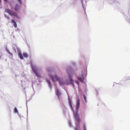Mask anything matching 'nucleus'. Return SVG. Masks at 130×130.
Segmentation results:
<instances>
[{
    "label": "nucleus",
    "mask_w": 130,
    "mask_h": 130,
    "mask_svg": "<svg viewBox=\"0 0 130 130\" xmlns=\"http://www.w3.org/2000/svg\"><path fill=\"white\" fill-rule=\"evenodd\" d=\"M56 93L57 95L58 96H59L60 94V92L59 91H58V89H57L56 90Z\"/></svg>",
    "instance_id": "1a4fd4ad"
},
{
    "label": "nucleus",
    "mask_w": 130,
    "mask_h": 130,
    "mask_svg": "<svg viewBox=\"0 0 130 130\" xmlns=\"http://www.w3.org/2000/svg\"><path fill=\"white\" fill-rule=\"evenodd\" d=\"M50 77L53 82H55L58 81H59V82L60 85H62L66 84V83L62 80H60L58 77L56 75L54 76H50Z\"/></svg>",
    "instance_id": "f03ea898"
},
{
    "label": "nucleus",
    "mask_w": 130,
    "mask_h": 130,
    "mask_svg": "<svg viewBox=\"0 0 130 130\" xmlns=\"http://www.w3.org/2000/svg\"><path fill=\"white\" fill-rule=\"evenodd\" d=\"M75 82L77 84H79L78 82V81H77V80H75Z\"/></svg>",
    "instance_id": "4468645a"
},
{
    "label": "nucleus",
    "mask_w": 130,
    "mask_h": 130,
    "mask_svg": "<svg viewBox=\"0 0 130 130\" xmlns=\"http://www.w3.org/2000/svg\"><path fill=\"white\" fill-rule=\"evenodd\" d=\"M67 73L68 74V76L70 80V83L71 84H72L73 83V81L71 79V76L73 74V73L72 71H67Z\"/></svg>",
    "instance_id": "20e7f679"
},
{
    "label": "nucleus",
    "mask_w": 130,
    "mask_h": 130,
    "mask_svg": "<svg viewBox=\"0 0 130 130\" xmlns=\"http://www.w3.org/2000/svg\"><path fill=\"white\" fill-rule=\"evenodd\" d=\"M5 11L6 12L8 13L9 15L11 16H13L17 18H18V15L17 13L14 12H12L10 9H6L5 10Z\"/></svg>",
    "instance_id": "7ed1b4c3"
},
{
    "label": "nucleus",
    "mask_w": 130,
    "mask_h": 130,
    "mask_svg": "<svg viewBox=\"0 0 130 130\" xmlns=\"http://www.w3.org/2000/svg\"><path fill=\"white\" fill-rule=\"evenodd\" d=\"M80 106V100L78 98L77 101L76 109L77 111L75 112H74L75 117L76 121H79L80 119L78 113V109Z\"/></svg>",
    "instance_id": "f257e3e1"
},
{
    "label": "nucleus",
    "mask_w": 130,
    "mask_h": 130,
    "mask_svg": "<svg viewBox=\"0 0 130 130\" xmlns=\"http://www.w3.org/2000/svg\"><path fill=\"white\" fill-rule=\"evenodd\" d=\"M1 0H0V3H1Z\"/></svg>",
    "instance_id": "6ab92c4d"
},
{
    "label": "nucleus",
    "mask_w": 130,
    "mask_h": 130,
    "mask_svg": "<svg viewBox=\"0 0 130 130\" xmlns=\"http://www.w3.org/2000/svg\"><path fill=\"white\" fill-rule=\"evenodd\" d=\"M83 97H84V99L85 101L86 102V96L85 95H84Z\"/></svg>",
    "instance_id": "ddd939ff"
},
{
    "label": "nucleus",
    "mask_w": 130,
    "mask_h": 130,
    "mask_svg": "<svg viewBox=\"0 0 130 130\" xmlns=\"http://www.w3.org/2000/svg\"><path fill=\"white\" fill-rule=\"evenodd\" d=\"M10 55H11V56H12V54L11 53H10Z\"/></svg>",
    "instance_id": "dca6fc26"
},
{
    "label": "nucleus",
    "mask_w": 130,
    "mask_h": 130,
    "mask_svg": "<svg viewBox=\"0 0 130 130\" xmlns=\"http://www.w3.org/2000/svg\"><path fill=\"white\" fill-rule=\"evenodd\" d=\"M12 23H13L14 24V26L15 28L16 27H17V24L16 22L14 21V20H12Z\"/></svg>",
    "instance_id": "6e6552de"
},
{
    "label": "nucleus",
    "mask_w": 130,
    "mask_h": 130,
    "mask_svg": "<svg viewBox=\"0 0 130 130\" xmlns=\"http://www.w3.org/2000/svg\"><path fill=\"white\" fill-rule=\"evenodd\" d=\"M23 56L24 57H28V55L26 53H24L23 54Z\"/></svg>",
    "instance_id": "9b49d317"
},
{
    "label": "nucleus",
    "mask_w": 130,
    "mask_h": 130,
    "mask_svg": "<svg viewBox=\"0 0 130 130\" xmlns=\"http://www.w3.org/2000/svg\"><path fill=\"white\" fill-rule=\"evenodd\" d=\"M14 111L15 113H18V111L16 108H15L14 109Z\"/></svg>",
    "instance_id": "f8f14e48"
},
{
    "label": "nucleus",
    "mask_w": 130,
    "mask_h": 130,
    "mask_svg": "<svg viewBox=\"0 0 130 130\" xmlns=\"http://www.w3.org/2000/svg\"><path fill=\"white\" fill-rule=\"evenodd\" d=\"M19 6L18 4H16L14 8V10L15 11H17L19 10Z\"/></svg>",
    "instance_id": "0eeeda50"
},
{
    "label": "nucleus",
    "mask_w": 130,
    "mask_h": 130,
    "mask_svg": "<svg viewBox=\"0 0 130 130\" xmlns=\"http://www.w3.org/2000/svg\"><path fill=\"white\" fill-rule=\"evenodd\" d=\"M78 79L80 81L83 82L84 80L83 75L82 74L80 76L78 77Z\"/></svg>",
    "instance_id": "423d86ee"
},
{
    "label": "nucleus",
    "mask_w": 130,
    "mask_h": 130,
    "mask_svg": "<svg viewBox=\"0 0 130 130\" xmlns=\"http://www.w3.org/2000/svg\"><path fill=\"white\" fill-rule=\"evenodd\" d=\"M5 2H7L8 0H4Z\"/></svg>",
    "instance_id": "a211bd4d"
},
{
    "label": "nucleus",
    "mask_w": 130,
    "mask_h": 130,
    "mask_svg": "<svg viewBox=\"0 0 130 130\" xmlns=\"http://www.w3.org/2000/svg\"><path fill=\"white\" fill-rule=\"evenodd\" d=\"M19 56L21 59H23V56L21 53H19Z\"/></svg>",
    "instance_id": "9d476101"
},
{
    "label": "nucleus",
    "mask_w": 130,
    "mask_h": 130,
    "mask_svg": "<svg viewBox=\"0 0 130 130\" xmlns=\"http://www.w3.org/2000/svg\"><path fill=\"white\" fill-rule=\"evenodd\" d=\"M32 68L33 72L37 77H40V75L38 73L37 69L36 67L35 66H32Z\"/></svg>",
    "instance_id": "39448f33"
},
{
    "label": "nucleus",
    "mask_w": 130,
    "mask_h": 130,
    "mask_svg": "<svg viewBox=\"0 0 130 130\" xmlns=\"http://www.w3.org/2000/svg\"><path fill=\"white\" fill-rule=\"evenodd\" d=\"M18 1L21 4V0H18Z\"/></svg>",
    "instance_id": "2eb2a0df"
},
{
    "label": "nucleus",
    "mask_w": 130,
    "mask_h": 130,
    "mask_svg": "<svg viewBox=\"0 0 130 130\" xmlns=\"http://www.w3.org/2000/svg\"><path fill=\"white\" fill-rule=\"evenodd\" d=\"M48 84H51V83H50V82L49 81H48Z\"/></svg>",
    "instance_id": "f3484780"
}]
</instances>
